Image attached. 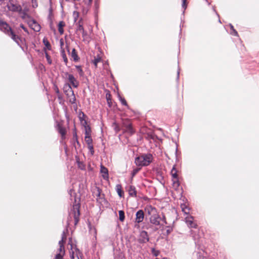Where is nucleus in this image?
<instances>
[{
  "label": "nucleus",
  "instance_id": "46",
  "mask_svg": "<svg viewBox=\"0 0 259 259\" xmlns=\"http://www.w3.org/2000/svg\"><path fill=\"white\" fill-rule=\"evenodd\" d=\"M92 2V0H89V5H90Z\"/></svg>",
  "mask_w": 259,
  "mask_h": 259
},
{
  "label": "nucleus",
  "instance_id": "4",
  "mask_svg": "<svg viewBox=\"0 0 259 259\" xmlns=\"http://www.w3.org/2000/svg\"><path fill=\"white\" fill-rule=\"evenodd\" d=\"M79 208V203L75 204L73 206V212L74 213V218L75 222V225L78 223L79 220V217L80 215Z\"/></svg>",
  "mask_w": 259,
  "mask_h": 259
},
{
  "label": "nucleus",
  "instance_id": "11",
  "mask_svg": "<svg viewBox=\"0 0 259 259\" xmlns=\"http://www.w3.org/2000/svg\"><path fill=\"white\" fill-rule=\"evenodd\" d=\"M141 242H148L149 241V238L148 236L147 233L145 231H143L141 232L140 234V239Z\"/></svg>",
  "mask_w": 259,
  "mask_h": 259
},
{
  "label": "nucleus",
  "instance_id": "18",
  "mask_svg": "<svg viewBox=\"0 0 259 259\" xmlns=\"http://www.w3.org/2000/svg\"><path fill=\"white\" fill-rule=\"evenodd\" d=\"M128 193L131 196H136L137 192L135 187L130 186L128 189Z\"/></svg>",
  "mask_w": 259,
  "mask_h": 259
},
{
  "label": "nucleus",
  "instance_id": "31",
  "mask_svg": "<svg viewBox=\"0 0 259 259\" xmlns=\"http://www.w3.org/2000/svg\"><path fill=\"white\" fill-rule=\"evenodd\" d=\"M88 148L90 150L91 154L92 155H93L94 153V151L93 146L92 145V144L88 145Z\"/></svg>",
  "mask_w": 259,
  "mask_h": 259
},
{
  "label": "nucleus",
  "instance_id": "2",
  "mask_svg": "<svg viewBox=\"0 0 259 259\" xmlns=\"http://www.w3.org/2000/svg\"><path fill=\"white\" fill-rule=\"evenodd\" d=\"M152 155H143L137 157L135 160L136 164L138 166H146L149 164L152 161Z\"/></svg>",
  "mask_w": 259,
  "mask_h": 259
},
{
  "label": "nucleus",
  "instance_id": "7",
  "mask_svg": "<svg viewBox=\"0 0 259 259\" xmlns=\"http://www.w3.org/2000/svg\"><path fill=\"white\" fill-rule=\"evenodd\" d=\"M185 221L190 228H196L197 225L194 222V218L192 216H187L185 218Z\"/></svg>",
  "mask_w": 259,
  "mask_h": 259
},
{
  "label": "nucleus",
  "instance_id": "12",
  "mask_svg": "<svg viewBox=\"0 0 259 259\" xmlns=\"http://www.w3.org/2000/svg\"><path fill=\"white\" fill-rule=\"evenodd\" d=\"M164 222V223L166 224H168L169 226H166V234L167 235H168L169 233H170L171 232V231H172V227H170V225L171 224L173 223L174 222V221H172L170 223H168L166 221V218L165 217V216H163V222Z\"/></svg>",
  "mask_w": 259,
  "mask_h": 259
},
{
  "label": "nucleus",
  "instance_id": "26",
  "mask_svg": "<svg viewBox=\"0 0 259 259\" xmlns=\"http://www.w3.org/2000/svg\"><path fill=\"white\" fill-rule=\"evenodd\" d=\"M126 130L127 132L130 133L131 134L134 133V130L131 124H128L126 125Z\"/></svg>",
  "mask_w": 259,
  "mask_h": 259
},
{
  "label": "nucleus",
  "instance_id": "37",
  "mask_svg": "<svg viewBox=\"0 0 259 259\" xmlns=\"http://www.w3.org/2000/svg\"><path fill=\"white\" fill-rule=\"evenodd\" d=\"M73 137L75 138V140H76V143H77V144H79V142L78 141V140H77V134H76V132H75L73 133Z\"/></svg>",
  "mask_w": 259,
  "mask_h": 259
},
{
  "label": "nucleus",
  "instance_id": "5",
  "mask_svg": "<svg viewBox=\"0 0 259 259\" xmlns=\"http://www.w3.org/2000/svg\"><path fill=\"white\" fill-rule=\"evenodd\" d=\"M178 171L175 168V165L173 166L172 169L171 170L170 174L172 177V181L174 185L178 186L179 185Z\"/></svg>",
  "mask_w": 259,
  "mask_h": 259
},
{
  "label": "nucleus",
  "instance_id": "3",
  "mask_svg": "<svg viewBox=\"0 0 259 259\" xmlns=\"http://www.w3.org/2000/svg\"><path fill=\"white\" fill-rule=\"evenodd\" d=\"M63 91L66 96L70 98V101H74L75 100V97L73 93V91L69 83H65L63 87Z\"/></svg>",
  "mask_w": 259,
  "mask_h": 259
},
{
  "label": "nucleus",
  "instance_id": "25",
  "mask_svg": "<svg viewBox=\"0 0 259 259\" xmlns=\"http://www.w3.org/2000/svg\"><path fill=\"white\" fill-rule=\"evenodd\" d=\"M85 141L88 145L92 144V139L91 136H85Z\"/></svg>",
  "mask_w": 259,
  "mask_h": 259
},
{
  "label": "nucleus",
  "instance_id": "23",
  "mask_svg": "<svg viewBox=\"0 0 259 259\" xmlns=\"http://www.w3.org/2000/svg\"><path fill=\"white\" fill-rule=\"evenodd\" d=\"M119 219L120 221L123 222L124 220V212L123 210L119 211Z\"/></svg>",
  "mask_w": 259,
  "mask_h": 259
},
{
  "label": "nucleus",
  "instance_id": "49",
  "mask_svg": "<svg viewBox=\"0 0 259 259\" xmlns=\"http://www.w3.org/2000/svg\"><path fill=\"white\" fill-rule=\"evenodd\" d=\"M154 137H155V135H153L152 136V139H154ZM156 138L158 139L157 137L156 136H155Z\"/></svg>",
  "mask_w": 259,
  "mask_h": 259
},
{
  "label": "nucleus",
  "instance_id": "10",
  "mask_svg": "<svg viewBox=\"0 0 259 259\" xmlns=\"http://www.w3.org/2000/svg\"><path fill=\"white\" fill-rule=\"evenodd\" d=\"M77 25L76 32L78 33V34H81L83 36L84 35V30L82 24L81 23V20L78 21Z\"/></svg>",
  "mask_w": 259,
  "mask_h": 259
},
{
  "label": "nucleus",
  "instance_id": "41",
  "mask_svg": "<svg viewBox=\"0 0 259 259\" xmlns=\"http://www.w3.org/2000/svg\"><path fill=\"white\" fill-rule=\"evenodd\" d=\"M65 242H64L63 240H60L59 242V246L64 245V243H65Z\"/></svg>",
  "mask_w": 259,
  "mask_h": 259
},
{
  "label": "nucleus",
  "instance_id": "42",
  "mask_svg": "<svg viewBox=\"0 0 259 259\" xmlns=\"http://www.w3.org/2000/svg\"><path fill=\"white\" fill-rule=\"evenodd\" d=\"M20 27L26 32H27L26 28L24 27L23 24L20 25Z\"/></svg>",
  "mask_w": 259,
  "mask_h": 259
},
{
  "label": "nucleus",
  "instance_id": "30",
  "mask_svg": "<svg viewBox=\"0 0 259 259\" xmlns=\"http://www.w3.org/2000/svg\"><path fill=\"white\" fill-rule=\"evenodd\" d=\"M187 0H182V6L184 9H186L187 7Z\"/></svg>",
  "mask_w": 259,
  "mask_h": 259
},
{
  "label": "nucleus",
  "instance_id": "22",
  "mask_svg": "<svg viewBox=\"0 0 259 259\" xmlns=\"http://www.w3.org/2000/svg\"><path fill=\"white\" fill-rule=\"evenodd\" d=\"M85 136H91V130L89 125H84Z\"/></svg>",
  "mask_w": 259,
  "mask_h": 259
},
{
  "label": "nucleus",
  "instance_id": "54",
  "mask_svg": "<svg viewBox=\"0 0 259 259\" xmlns=\"http://www.w3.org/2000/svg\"><path fill=\"white\" fill-rule=\"evenodd\" d=\"M3 1H4V0H0V2H3Z\"/></svg>",
  "mask_w": 259,
  "mask_h": 259
},
{
  "label": "nucleus",
  "instance_id": "50",
  "mask_svg": "<svg viewBox=\"0 0 259 259\" xmlns=\"http://www.w3.org/2000/svg\"><path fill=\"white\" fill-rule=\"evenodd\" d=\"M74 255H73V254L71 256V259H74Z\"/></svg>",
  "mask_w": 259,
  "mask_h": 259
},
{
  "label": "nucleus",
  "instance_id": "40",
  "mask_svg": "<svg viewBox=\"0 0 259 259\" xmlns=\"http://www.w3.org/2000/svg\"><path fill=\"white\" fill-rule=\"evenodd\" d=\"M170 198L169 197H165L164 198V202L166 203H168L169 202H170Z\"/></svg>",
  "mask_w": 259,
  "mask_h": 259
},
{
  "label": "nucleus",
  "instance_id": "9",
  "mask_svg": "<svg viewBox=\"0 0 259 259\" xmlns=\"http://www.w3.org/2000/svg\"><path fill=\"white\" fill-rule=\"evenodd\" d=\"M144 212L142 210H139L136 213V222L138 223H140L143 221L144 219Z\"/></svg>",
  "mask_w": 259,
  "mask_h": 259
},
{
  "label": "nucleus",
  "instance_id": "6",
  "mask_svg": "<svg viewBox=\"0 0 259 259\" xmlns=\"http://www.w3.org/2000/svg\"><path fill=\"white\" fill-rule=\"evenodd\" d=\"M29 26L36 32H38L40 29V25L34 19H30L28 21Z\"/></svg>",
  "mask_w": 259,
  "mask_h": 259
},
{
  "label": "nucleus",
  "instance_id": "51",
  "mask_svg": "<svg viewBox=\"0 0 259 259\" xmlns=\"http://www.w3.org/2000/svg\"><path fill=\"white\" fill-rule=\"evenodd\" d=\"M98 191H99V189H98ZM98 195H99V196L100 195V192H99Z\"/></svg>",
  "mask_w": 259,
  "mask_h": 259
},
{
  "label": "nucleus",
  "instance_id": "47",
  "mask_svg": "<svg viewBox=\"0 0 259 259\" xmlns=\"http://www.w3.org/2000/svg\"><path fill=\"white\" fill-rule=\"evenodd\" d=\"M151 211H152V212H153V213L155 212V209H152Z\"/></svg>",
  "mask_w": 259,
  "mask_h": 259
},
{
  "label": "nucleus",
  "instance_id": "28",
  "mask_svg": "<svg viewBox=\"0 0 259 259\" xmlns=\"http://www.w3.org/2000/svg\"><path fill=\"white\" fill-rule=\"evenodd\" d=\"M101 60V58L100 57H99L97 58H95V59L93 61V63L95 65V66H96V67H97V63L98 62H100Z\"/></svg>",
  "mask_w": 259,
  "mask_h": 259
},
{
  "label": "nucleus",
  "instance_id": "38",
  "mask_svg": "<svg viewBox=\"0 0 259 259\" xmlns=\"http://www.w3.org/2000/svg\"><path fill=\"white\" fill-rule=\"evenodd\" d=\"M231 28H232V30H233V34L234 35H235V36H238V32H237V31L236 30H235V29H234L233 26H231Z\"/></svg>",
  "mask_w": 259,
  "mask_h": 259
},
{
  "label": "nucleus",
  "instance_id": "14",
  "mask_svg": "<svg viewBox=\"0 0 259 259\" xmlns=\"http://www.w3.org/2000/svg\"><path fill=\"white\" fill-rule=\"evenodd\" d=\"M160 218H159V217H157L156 215H154V214H153L151 217L150 218L151 222L155 225H159L160 224Z\"/></svg>",
  "mask_w": 259,
  "mask_h": 259
},
{
  "label": "nucleus",
  "instance_id": "8",
  "mask_svg": "<svg viewBox=\"0 0 259 259\" xmlns=\"http://www.w3.org/2000/svg\"><path fill=\"white\" fill-rule=\"evenodd\" d=\"M69 82L72 84V85L75 87L77 88L78 85V82L74 78V76L72 74H68V78Z\"/></svg>",
  "mask_w": 259,
  "mask_h": 259
},
{
  "label": "nucleus",
  "instance_id": "53",
  "mask_svg": "<svg viewBox=\"0 0 259 259\" xmlns=\"http://www.w3.org/2000/svg\"><path fill=\"white\" fill-rule=\"evenodd\" d=\"M163 259H168L167 258H163Z\"/></svg>",
  "mask_w": 259,
  "mask_h": 259
},
{
  "label": "nucleus",
  "instance_id": "36",
  "mask_svg": "<svg viewBox=\"0 0 259 259\" xmlns=\"http://www.w3.org/2000/svg\"><path fill=\"white\" fill-rule=\"evenodd\" d=\"M139 168L135 169L132 172V176L134 177L139 170Z\"/></svg>",
  "mask_w": 259,
  "mask_h": 259
},
{
  "label": "nucleus",
  "instance_id": "15",
  "mask_svg": "<svg viewBox=\"0 0 259 259\" xmlns=\"http://www.w3.org/2000/svg\"><path fill=\"white\" fill-rule=\"evenodd\" d=\"M57 130L59 133L61 135L62 138H63L66 135V130L65 128L61 124L58 123L57 124Z\"/></svg>",
  "mask_w": 259,
  "mask_h": 259
},
{
  "label": "nucleus",
  "instance_id": "16",
  "mask_svg": "<svg viewBox=\"0 0 259 259\" xmlns=\"http://www.w3.org/2000/svg\"><path fill=\"white\" fill-rule=\"evenodd\" d=\"M8 7L10 10L13 11H18L20 9V6L14 5L12 3L8 4Z\"/></svg>",
  "mask_w": 259,
  "mask_h": 259
},
{
  "label": "nucleus",
  "instance_id": "19",
  "mask_svg": "<svg viewBox=\"0 0 259 259\" xmlns=\"http://www.w3.org/2000/svg\"><path fill=\"white\" fill-rule=\"evenodd\" d=\"M65 25V23L63 21H60L58 24V31L61 34H62L64 32L63 28Z\"/></svg>",
  "mask_w": 259,
  "mask_h": 259
},
{
  "label": "nucleus",
  "instance_id": "20",
  "mask_svg": "<svg viewBox=\"0 0 259 259\" xmlns=\"http://www.w3.org/2000/svg\"><path fill=\"white\" fill-rule=\"evenodd\" d=\"M71 56L75 61H78V57L75 49H73L71 52Z\"/></svg>",
  "mask_w": 259,
  "mask_h": 259
},
{
  "label": "nucleus",
  "instance_id": "43",
  "mask_svg": "<svg viewBox=\"0 0 259 259\" xmlns=\"http://www.w3.org/2000/svg\"><path fill=\"white\" fill-rule=\"evenodd\" d=\"M78 164H79V166L81 168V169H83V167L84 166L82 165V167L80 166V164H82V163H81L80 162H78Z\"/></svg>",
  "mask_w": 259,
  "mask_h": 259
},
{
  "label": "nucleus",
  "instance_id": "34",
  "mask_svg": "<svg viewBox=\"0 0 259 259\" xmlns=\"http://www.w3.org/2000/svg\"><path fill=\"white\" fill-rule=\"evenodd\" d=\"M110 96V95H109V97H107V95H106V98H107V102H108V104L109 105V106L111 107V106L112 102H111V99L109 98Z\"/></svg>",
  "mask_w": 259,
  "mask_h": 259
},
{
  "label": "nucleus",
  "instance_id": "48",
  "mask_svg": "<svg viewBox=\"0 0 259 259\" xmlns=\"http://www.w3.org/2000/svg\"><path fill=\"white\" fill-rule=\"evenodd\" d=\"M56 93H57V94H58V93H59V91L58 89H57Z\"/></svg>",
  "mask_w": 259,
  "mask_h": 259
},
{
  "label": "nucleus",
  "instance_id": "13",
  "mask_svg": "<svg viewBox=\"0 0 259 259\" xmlns=\"http://www.w3.org/2000/svg\"><path fill=\"white\" fill-rule=\"evenodd\" d=\"M101 172L102 174V176L104 179H108V170L107 168L103 165L101 166Z\"/></svg>",
  "mask_w": 259,
  "mask_h": 259
},
{
  "label": "nucleus",
  "instance_id": "1",
  "mask_svg": "<svg viewBox=\"0 0 259 259\" xmlns=\"http://www.w3.org/2000/svg\"><path fill=\"white\" fill-rule=\"evenodd\" d=\"M0 29L10 36L18 44L20 40L19 36L17 35L12 28L5 22L0 20Z\"/></svg>",
  "mask_w": 259,
  "mask_h": 259
},
{
  "label": "nucleus",
  "instance_id": "35",
  "mask_svg": "<svg viewBox=\"0 0 259 259\" xmlns=\"http://www.w3.org/2000/svg\"><path fill=\"white\" fill-rule=\"evenodd\" d=\"M120 100H121V103H122V104L123 105H124L125 106H127V103H126V101H125V100L124 99L121 98H120Z\"/></svg>",
  "mask_w": 259,
  "mask_h": 259
},
{
  "label": "nucleus",
  "instance_id": "24",
  "mask_svg": "<svg viewBox=\"0 0 259 259\" xmlns=\"http://www.w3.org/2000/svg\"><path fill=\"white\" fill-rule=\"evenodd\" d=\"M43 43L44 44V45L47 48V49L48 50H50L51 49V46L50 42L48 41V40L46 38H44Z\"/></svg>",
  "mask_w": 259,
  "mask_h": 259
},
{
  "label": "nucleus",
  "instance_id": "44",
  "mask_svg": "<svg viewBox=\"0 0 259 259\" xmlns=\"http://www.w3.org/2000/svg\"><path fill=\"white\" fill-rule=\"evenodd\" d=\"M60 44H61V46L63 45V41L62 39H61L60 40Z\"/></svg>",
  "mask_w": 259,
  "mask_h": 259
},
{
  "label": "nucleus",
  "instance_id": "21",
  "mask_svg": "<svg viewBox=\"0 0 259 259\" xmlns=\"http://www.w3.org/2000/svg\"><path fill=\"white\" fill-rule=\"evenodd\" d=\"M116 190H117V192L118 193V195L120 197H122L123 192L122 190H121V186L119 184L117 185H116Z\"/></svg>",
  "mask_w": 259,
  "mask_h": 259
},
{
  "label": "nucleus",
  "instance_id": "39",
  "mask_svg": "<svg viewBox=\"0 0 259 259\" xmlns=\"http://www.w3.org/2000/svg\"><path fill=\"white\" fill-rule=\"evenodd\" d=\"M66 236L64 232H63L61 240H63L64 242H66Z\"/></svg>",
  "mask_w": 259,
  "mask_h": 259
},
{
  "label": "nucleus",
  "instance_id": "33",
  "mask_svg": "<svg viewBox=\"0 0 259 259\" xmlns=\"http://www.w3.org/2000/svg\"><path fill=\"white\" fill-rule=\"evenodd\" d=\"M63 254L58 253L56 255L55 259H63Z\"/></svg>",
  "mask_w": 259,
  "mask_h": 259
},
{
  "label": "nucleus",
  "instance_id": "52",
  "mask_svg": "<svg viewBox=\"0 0 259 259\" xmlns=\"http://www.w3.org/2000/svg\"><path fill=\"white\" fill-rule=\"evenodd\" d=\"M80 72H82V70L80 69Z\"/></svg>",
  "mask_w": 259,
  "mask_h": 259
},
{
  "label": "nucleus",
  "instance_id": "45",
  "mask_svg": "<svg viewBox=\"0 0 259 259\" xmlns=\"http://www.w3.org/2000/svg\"><path fill=\"white\" fill-rule=\"evenodd\" d=\"M83 125H87V122L86 121H84V123H83Z\"/></svg>",
  "mask_w": 259,
  "mask_h": 259
},
{
  "label": "nucleus",
  "instance_id": "27",
  "mask_svg": "<svg viewBox=\"0 0 259 259\" xmlns=\"http://www.w3.org/2000/svg\"><path fill=\"white\" fill-rule=\"evenodd\" d=\"M61 53H62V57L63 58V60H64V62L65 63V64H66L67 63V58L65 55L64 50H62Z\"/></svg>",
  "mask_w": 259,
  "mask_h": 259
},
{
  "label": "nucleus",
  "instance_id": "17",
  "mask_svg": "<svg viewBox=\"0 0 259 259\" xmlns=\"http://www.w3.org/2000/svg\"><path fill=\"white\" fill-rule=\"evenodd\" d=\"M181 208L182 209V211L186 214H188L190 212V208L189 207L185 204H181Z\"/></svg>",
  "mask_w": 259,
  "mask_h": 259
},
{
  "label": "nucleus",
  "instance_id": "29",
  "mask_svg": "<svg viewBox=\"0 0 259 259\" xmlns=\"http://www.w3.org/2000/svg\"><path fill=\"white\" fill-rule=\"evenodd\" d=\"M60 247H59V253H60L61 254H63L64 255L65 254V249H64V245H61V246H59Z\"/></svg>",
  "mask_w": 259,
  "mask_h": 259
},
{
  "label": "nucleus",
  "instance_id": "32",
  "mask_svg": "<svg viewBox=\"0 0 259 259\" xmlns=\"http://www.w3.org/2000/svg\"><path fill=\"white\" fill-rule=\"evenodd\" d=\"M46 58L47 59V61L48 62V63L51 64L52 63V61H51V57H50V56L48 55V53H46Z\"/></svg>",
  "mask_w": 259,
  "mask_h": 259
}]
</instances>
